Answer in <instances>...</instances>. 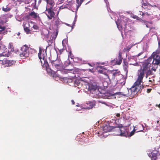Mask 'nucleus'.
<instances>
[{
  "label": "nucleus",
  "instance_id": "obj_7",
  "mask_svg": "<svg viewBox=\"0 0 160 160\" xmlns=\"http://www.w3.org/2000/svg\"><path fill=\"white\" fill-rule=\"evenodd\" d=\"M6 52H2V53H0V61H2V64L5 65V67H8V60L5 58L2 59L1 58L2 57H8L9 54V51L7 49H6Z\"/></svg>",
  "mask_w": 160,
  "mask_h": 160
},
{
  "label": "nucleus",
  "instance_id": "obj_24",
  "mask_svg": "<svg viewBox=\"0 0 160 160\" xmlns=\"http://www.w3.org/2000/svg\"><path fill=\"white\" fill-rule=\"evenodd\" d=\"M71 7V3H70L68 2V3L66 4V5L64 6V7L62 8H70Z\"/></svg>",
  "mask_w": 160,
  "mask_h": 160
},
{
  "label": "nucleus",
  "instance_id": "obj_36",
  "mask_svg": "<svg viewBox=\"0 0 160 160\" xmlns=\"http://www.w3.org/2000/svg\"><path fill=\"white\" fill-rule=\"evenodd\" d=\"M64 49H61L60 50H59V52L60 54H61L62 52L64 50Z\"/></svg>",
  "mask_w": 160,
  "mask_h": 160
},
{
  "label": "nucleus",
  "instance_id": "obj_12",
  "mask_svg": "<svg viewBox=\"0 0 160 160\" xmlns=\"http://www.w3.org/2000/svg\"><path fill=\"white\" fill-rule=\"evenodd\" d=\"M114 126H111L109 124L105 125L103 126V130L105 132L112 131Z\"/></svg>",
  "mask_w": 160,
  "mask_h": 160
},
{
  "label": "nucleus",
  "instance_id": "obj_58",
  "mask_svg": "<svg viewBox=\"0 0 160 160\" xmlns=\"http://www.w3.org/2000/svg\"><path fill=\"white\" fill-rule=\"evenodd\" d=\"M146 78H147V77H148V75H147V74L146 75Z\"/></svg>",
  "mask_w": 160,
  "mask_h": 160
},
{
  "label": "nucleus",
  "instance_id": "obj_62",
  "mask_svg": "<svg viewBox=\"0 0 160 160\" xmlns=\"http://www.w3.org/2000/svg\"><path fill=\"white\" fill-rule=\"evenodd\" d=\"M76 82H77V81H75V82L76 83Z\"/></svg>",
  "mask_w": 160,
  "mask_h": 160
},
{
  "label": "nucleus",
  "instance_id": "obj_15",
  "mask_svg": "<svg viewBox=\"0 0 160 160\" xmlns=\"http://www.w3.org/2000/svg\"><path fill=\"white\" fill-rule=\"evenodd\" d=\"M29 15L32 18L36 19L37 18H38L39 19H40V18L38 14L37 13H36L34 12H31L29 13Z\"/></svg>",
  "mask_w": 160,
  "mask_h": 160
},
{
  "label": "nucleus",
  "instance_id": "obj_3",
  "mask_svg": "<svg viewBox=\"0 0 160 160\" xmlns=\"http://www.w3.org/2000/svg\"><path fill=\"white\" fill-rule=\"evenodd\" d=\"M112 131L115 132L116 135L122 136H126L128 135L127 132L122 124H119L114 126Z\"/></svg>",
  "mask_w": 160,
  "mask_h": 160
},
{
  "label": "nucleus",
  "instance_id": "obj_59",
  "mask_svg": "<svg viewBox=\"0 0 160 160\" xmlns=\"http://www.w3.org/2000/svg\"><path fill=\"white\" fill-rule=\"evenodd\" d=\"M69 53L71 54V52H69Z\"/></svg>",
  "mask_w": 160,
  "mask_h": 160
},
{
  "label": "nucleus",
  "instance_id": "obj_46",
  "mask_svg": "<svg viewBox=\"0 0 160 160\" xmlns=\"http://www.w3.org/2000/svg\"><path fill=\"white\" fill-rule=\"evenodd\" d=\"M88 64L91 67H93L94 64H91L90 63H88Z\"/></svg>",
  "mask_w": 160,
  "mask_h": 160
},
{
  "label": "nucleus",
  "instance_id": "obj_33",
  "mask_svg": "<svg viewBox=\"0 0 160 160\" xmlns=\"http://www.w3.org/2000/svg\"><path fill=\"white\" fill-rule=\"evenodd\" d=\"M5 29V28L4 27H2L0 25V32L2 31Z\"/></svg>",
  "mask_w": 160,
  "mask_h": 160
},
{
  "label": "nucleus",
  "instance_id": "obj_13",
  "mask_svg": "<svg viewBox=\"0 0 160 160\" xmlns=\"http://www.w3.org/2000/svg\"><path fill=\"white\" fill-rule=\"evenodd\" d=\"M46 1L47 3V6L46 8H53L55 4L54 0H46Z\"/></svg>",
  "mask_w": 160,
  "mask_h": 160
},
{
  "label": "nucleus",
  "instance_id": "obj_34",
  "mask_svg": "<svg viewBox=\"0 0 160 160\" xmlns=\"http://www.w3.org/2000/svg\"><path fill=\"white\" fill-rule=\"evenodd\" d=\"M70 71H72L73 72H74V70L72 69H68L66 70V72L67 73H68L70 72Z\"/></svg>",
  "mask_w": 160,
  "mask_h": 160
},
{
  "label": "nucleus",
  "instance_id": "obj_30",
  "mask_svg": "<svg viewBox=\"0 0 160 160\" xmlns=\"http://www.w3.org/2000/svg\"><path fill=\"white\" fill-rule=\"evenodd\" d=\"M151 6V4L149 3H143L142 4V7L143 8L144 7H145V6Z\"/></svg>",
  "mask_w": 160,
  "mask_h": 160
},
{
  "label": "nucleus",
  "instance_id": "obj_61",
  "mask_svg": "<svg viewBox=\"0 0 160 160\" xmlns=\"http://www.w3.org/2000/svg\"><path fill=\"white\" fill-rule=\"evenodd\" d=\"M58 13H59V11L58 12Z\"/></svg>",
  "mask_w": 160,
  "mask_h": 160
},
{
  "label": "nucleus",
  "instance_id": "obj_38",
  "mask_svg": "<svg viewBox=\"0 0 160 160\" xmlns=\"http://www.w3.org/2000/svg\"><path fill=\"white\" fill-rule=\"evenodd\" d=\"M152 89H150V88L148 89H147V92L148 93H149V92H151Z\"/></svg>",
  "mask_w": 160,
  "mask_h": 160
},
{
  "label": "nucleus",
  "instance_id": "obj_8",
  "mask_svg": "<svg viewBox=\"0 0 160 160\" xmlns=\"http://www.w3.org/2000/svg\"><path fill=\"white\" fill-rule=\"evenodd\" d=\"M127 20V18H125L124 20H121L120 22L118 21L116 22L117 27L120 31H122L123 28L124 31L127 28L126 21Z\"/></svg>",
  "mask_w": 160,
  "mask_h": 160
},
{
  "label": "nucleus",
  "instance_id": "obj_47",
  "mask_svg": "<svg viewBox=\"0 0 160 160\" xmlns=\"http://www.w3.org/2000/svg\"><path fill=\"white\" fill-rule=\"evenodd\" d=\"M87 61H83V62L82 63L83 64H86L87 63Z\"/></svg>",
  "mask_w": 160,
  "mask_h": 160
},
{
  "label": "nucleus",
  "instance_id": "obj_16",
  "mask_svg": "<svg viewBox=\"0 0 160 160\" xmlns=\"http://www.w3.org/2000/svg\"><path fill=\"white\" fill-rule=\"evenodd\" d=\"M33 0H25L24 1V3L26 4H29ZM34 2L32 3V6L34 8H36L37 0H33Z\"/></svg>",
  "mask_w": 160,
  "mask_h": 160
},
{
  "label": "nucleus",
  "instance_id": "obj_41",
  "mask_svg": "<svg viewBox=\"0 0 160 160\" xmlns=\"http://www.w3.org/2000/svg\"><path fill=\"white\" fill-rule=\"evenodd\" d=\"M130 64L131 65L132 64ZM132 64L135 66H138V64L137 62H136L134 64Z\"/></svg>",
  "mask_w": 160,
  "mask_h": 160
},
{
  "label": "nucleus",
  "instance_id": "obj_51",
  "mask_svg": "<svg viewBox=\"0 0 160 160\" xmlns=\"http://www.w3.org/2000/svg\"><path fill=\"white\" fill-rule=\"evenodd\" d=\"M142 53H139L137 55V57H138L139 56H140Z\"/></svg>",
  "mask_w": 160,
  "mask_h": 160
},
{
  "label": "nucleus",
  "instance_id": "obj_21",
  "mask_svg": "<svg viewBox=\"0 0 160 160\" xmlns=\"http://www.w3.org/2000/svg\"><path fill=\"white\" fill-rule=\"evenodd\" d=\"M55 24L57 26H58L61 23L60 20L58 18L55 19Z\"/></svg>",
  "mask_w": 160,
  "mask_h": 160
},
{
  "label": "nucleus",
  "instance_id": "obj_27",
  "mask_svg": "<svg viewBox=\"0 0 160 160\" xmlns=\"http://www.w3.org/2000/svg\"><path fill=\"white\" fill-rule=\"evenodd\" d=\"M2 10L5 12H8L10 10V8L6 7V8L3 7Z\"/></svg>",
  "mask_w": 160,
  "mask_h": 160
},
{
  "label": "nucleus",
  "instance_id": "obj_22",
  "mask_svg": "<svg viewBox=\"0 0 160 160\" xmlns=\"http://www.w3.org/2000/svg\"><path fill=\"white\" fill-rule=\"evenodd\" d=\"M8 67L10 66L13 65L15 61L13 60H8Z\"/></svg>",
  "mask_w": 160,
  "mask_h": 160
},
{
  "label": "nucleus",
  "instance_id": "obj_1",
  "mask_svg": "<svg viewBox=\"0 0 160 160\" xmlns=\"http://www.w3.org/2000/svg\"><path fill=\"white\" fill-rule=\"evenodd\" d=\"M103 74L107 76L110 81V78L112 80H114L116 78V79L118 81L120 78H122V80L123 81V82H120V84L122 85H123L125 83L126 77H124L123 75L121 74L120 71L118 70H113L109 74L107 75L105 72Z\"/></svg>",
  "mask_w": 160,
  "mask_h": 160
},
{
  "label": "nucleus",
  "instance_id": "obj_20",
  "mask_svg": "<svg viewBox=\"0 0 160 160\" xmlns=\"http://www.w3.org/2000/svg\"><path fill=\"white\" fill-rule=\"evenodd\" d=\"M119 60L117 61H115V60L114 59L113 60H112V62H115V64L120 65L122 63V60H121V59H118Z\"/></svg>",
  "mask_w": 160,
  "mask_h": 160
},
{
  "label": "nucleus",
  "instance_id": "obj_25",
  "mask_svg": "<svg viewBox=\"0 0 160 160\" xmlns=\"http://www.w3.org/2000/svg\"><path fill=\"white\" fill-rule=\"evenodd\" d=\"M24 30L25 32L27 33V34H28L30 33V30L29 28L28 27H25V26L24 27Z\"/></svg>",
  "mask_w": 160,
  "mask_h": 160
},
{
  "label": "nucleus",
  "instance_id": "obj_9",
  "mask_svg": "<svg viewBox=\"0 0 160 160\" xmlns=\"http://www.w3.org/2000/svg\"><path fill=\"white\" fill-rule=\"evenodd\" d=\"M148 70V68L147 65L143 66L138 71V77L143 79L145 76L144 73L146 72V71Z\"/></svg>",
  "mask_w": 160,
  "mask_h": 160
},
{
  "label": "nucleus",
  "instance_id": "obj_11",
  "mask_svg": "<svg viewBox=\"0 0 160 160\" xmlns=\"http://www.w3.org/2000/svg\"><path fill=\"white\" fill-rule=\"evenodd\" d=\"M88 90L90 93L92 94H98L97 92L98 91V89L97 88V86L96 85L90 84L89 85Z\"/></svg>",
  "mask_w": 160,
  "mask_h": 160
},
{
  "label": "nucleus",
  "instance_id": "obj_53",
  "mask_svg": "<svg viewBox=\"0 0 160 160\" xmlns=\"http://www.w3.org/2000/svg\"><path fill=\"white\" fill-rule=\"evenodd\" d=\"M145 13V14H147V15H148V16H149L150 15V14H148L147 12H145L144 13Z\"/></svg>",
  "mask_w": 160,
  "mask_h": 160
},
{
  "label": "nucleus",
  "instance_id": "obj_35",
  "mask_svg": "<svg viewBox=\"0 0 160 160\" xmlns=\"http://www.w3.org/2000/svg\"><path fill=\"white\" fill-rule=\"evenodd\" d=\"M144 9H147L149 10H150L151 9V7H150V6H145V7H144L143 8Z\"/></svg>",
  "mask_w": 160,
  "mask_h": 160
},
{
  "label": "nucleus",
  "instance_id": "obj_54",
  "mask_svg": "<svg viewBox=\"0 0 160 160\" xmlns=\"http://www.w3.org/2000/svg\"><path fill=\"white\" fill-rule=\"evenodd\" d=\"M156 106H158V107L160 109V103L158 105H156Z\"/></svg>",
  "mask_w": 160,
  "mask_h": 160
},
{
  "label": "nucleus",
  "instance_id": "obj_19",
  "mask_svg": "<svg viewBox=\"0 0 160 160\" xmlns=\"http://www.w3.org/2000/svg\"><path fill=\"white\" fill-rule=\"evenodd\" d=\"M84 0H76V2L78 4L77 6V9L80 7L82 3L83 2Z\"/></svg>",
  "mask_w": 160,
  "mask_h": 160
},
{
  "label": "nucleus",
  "instance_id": "obj_52",
  "mask_svg": "<svg viewBox=\"0 0 160 160\" xmlns=\"http://www.w3.org/2000/svg\"><path fill=\"white\" fill-rule=\"evenodd\" d=\"M145 13L142 12V17H143L144 16V15H145Z\"/></svg>",
  "mask_w": 160,
  "mask_h": 160
},
{
  "label": "nucleus",
  "instance_id": "obj_37",
  "mask_svg": "<svg viewBox=\"0 0 160 160\" xmlns=\"http://www.w3.org/2000/svg\"><path fill=\"white\" fill-rule=\"evenodd\" d=\"M134 18H136V19L138 20H140V18L139 17H138V16H134Z\"/></svg>",
  "mask_w": 160,
  "mask_h": 160
},
{
  "label": "nucleus",
  "instance_id": "obj_60",
  "mask_svg": "<svg viewBox=\"0 0 160 160\" xmlns=\"http://www.w3.org/2000/svg\"><path fill=\"white\" fill-rule=\"evenodd\" d=\"M159 122V121H157V123H158V122Z\"/></svg>",
  "mask_w": 160,
  "mask_h": 160
},
{
  "label": "nucleus",
  "instance_id": "obj_57",
  "mask_svg": "<svg viewBox=\"0 0 160 160\" xmlns=\"http://www.w3.org/2000/svg\"><path fill=\"white\" fill-rule=\"evenodd\" d=\"M125 96H129V94H126L125 95Z\"/></svg>",
  "mask_w": 160,
  "mask_h": 160
},
{
  "label": "nucleus",
  "instance_id": "obj_4",
  "mask_svg": "<svg viewBox=\"0 0 160 160\" xmlns=\"http://www.w3.org/2000/svg\"><path fill=\"white\" fill-rule=\"evenodd\" d=\"M38 56L40 60L41 63L45 65L47 70L48 68L49 69V66L46 60V52L45 54L44 50L42 49L41 47L39 48Z\"/></svg>",
  "mask_w": 160,
  "mask_h": 160
},
{
  "label": "nucleus",
  "instance_id": "obj_39",
  "mask_svg": "<svg viewBox=\"0 0 160 160\" xmlns=\"http://www.w3.org/2000/svg\"><path fill=\"white\" fill-rule=\"evenodd\" d=\"M123 62L124 63V64L123 65L128 66V62L124 61H123Z\"/></svg>",
  "mask_w": 160,
  "mask_h": 160
},
{
  "label": "nucleus",
  "instance_id": "obj_26",
  "mask_svg": "<svg viewBox=\"0 0 160 160\" xmlns=\"http://www.w3.org/2000/svg\"><path fill=\"white\" fill-rule=\"evenodd\" d=\"M131 46H128L127 48H124L123 51L124 52H126L127 51H129L130 49H131Z\"/></svg>",
  "mask_w": 160,
  "mask_h": 160
},
{
  "label": "nucleus",
  "instance_id": "obj_23",
  "mask_svg": "<svg viewBox=\"0 0 160 160\" xmlns=\"http://www.w3.org/2000/svg\"><path fill=\"white\" fill-rule=\"evenodd\" d=\"M153 57H149V58L147 61V62L148 64H151V63L152 64V61L153 60Z\"/></svg>",
  "mask_w": 160,
  "mask_h": 160
},
{
  "label": "nucleus",
  "instance_id": "obj_48",
  "mask_svg": "<svg viewBox=\"0 0 160 160\" xmlns=\"http://www.w3.org/2000/svg\"><path fill=\"white\" fill-rule=\"evenodd\" d=\"M120 78V80H118L119 83H120V82H123V81L122 80V78Z\"/></svg>",
  "mask_w": 160,
  "mask_h": 160
},
{
  "label": "nucleus",
  "instance_id": "obj_17",
  "mask_svg": "<svg viewBox=\"0 0 160 160\" xmlns=\"http://www.w3.org/2000/svg\"><path fill=\"white\" fill-rule=\"evenodd\" d=\"M58 33V31L56 30L53 32L51 35L52 39H51L52 40H55L56 38Z\"/></svg>",
  "mask_w": 160,
  "mask_h": 160
},
{
  "label": "nucleus",
  "instance_id": "obj_43",
  "mask_svg": "<svg viewBox=\"0 0 160 160\" xmlns=\"http://www.w3.org/2000/svg\"><path fill=\"white\" fill-rule=\"evenodd\" d=\"M116 116L117 117L120 118V115L119 113H117L116 115Z\"/></svg>",
  "mask_w": 160,
  "mask_h": 160
},
{
  "label": "nucleus",
  "instance_id": "obj_18",
  "mask_svg": "<svg viewBox=\"0 0 160 160\" xmlns=\"http://www.w3.org/2000/svg\"><path fill=\"white\" fill-rule=\"evenodd\" d=\"M94 106V104L93 102H89L88 103H87L86 105H85V108L86 109H89L92 108Z\"/></svg>",
  "mask_w": 160,
  "mask_h": 160
},
{
  "label": "nucleus",
  "instance_id": "obj_56",
  "mask_svg": "<svg viewBox=\"0 0 160 160\" xmlns=\"http://www.w3.org/2000/svg\"><path fill=\"white\" fill-rule=\"evenodd\" d=\"M64 0H61V2H62V3L63 2V1H64Z\"/></svg>",
  "mask_w": 160,
  "mask_h": 160
},
{
  "label": "nucleus",
  "instance_id": "obj_10",
  "mask_svg": "<svg viewBox=\"0 0 160 160\" xmlns=\"http://www.w3.org/2000/svg\"><path fill=\"white\" fill-rule=\"evenodd\" d=\"M53 8L51 7L46 8V11L47 12V13H46V14L48 19L50 20L54 18L55 15Z\"/></svg>",
  "mask_w": 160,
  "mask_h": 160
},
{
  "label": "nucleus",
  "instance_id": "obj_45",
  "mask_svg": "<svg viewBox=\"0 0 160 160\" xmlns=\"http://www.w3.org/2000/svg\"><path fill=\"white\" fill-rule=\"evenodd\" d=\"M157 152L160 154V147H159L158 149Z\"/></svg>",
  "mask_w": 160,
  "mask_h": 160
},
{
  "label": "nucleus",
  "instance_id": "obj_5",
  "mask_svg": "<svg viewBox=\"0 0 160 160\" xmlns=\"http://www.w3.org/2000/svg\"><path fill=\"white\" fill-rule=\"evenodd\" d=\"M29 47L25 45L23 46L21 48V52L19 56L22 59H25L29 56Z\"/></svg>",
  "mask_w": 160,
  "mask_h": 160
},
{
  "label": "nucleus",
  "instance_id": "obj_28",
  "mask_svg": "<svg viewBox=\"0 0 160 160\" xmlns=\"http://www.w3.org/2000/svg\"><path fill=\"white\" fill-rule=\"evenodd\" d=\"M122 53L121 52H120L119 53L118 56V59H121V60L123 58L122 57Z\"/></svg>",
  "mask_w": 160,
  "mask_h": 160
},
{
  "label": "nucleus",
  "instance_id": "obj_49",
  "mask_svg": "<svg viewBox=\"0 0 160 160\" xmlns=\"http://www.w3.org/2000/svg\"><path fill=\"white\" fill-rule=\"evenodd\" d=\"M71 102H72V103L73 104H75V102H74V101L73 100H71Z\"/></svg>",
  "mask_w": 160,
  "mask_h": 160
},
{
  "label": "nucleus",
  "instance_id": "obj_29",
  "mask_svg": "<svg viewBox=\"0 0 160 160\" xmlns=\"http://www.w3.org/2000/svg\"><path fill=\"white\" fill-rule=\"evenodd\" d=\"M123 68L124 70L126 72H127L128 71V66L123 65Z\"/></svg>",
  "mask_w": 160,
  "mask_h": 160
},
{
  "label": "nucleus",
  "instance_id": "obj_44",
  "mask_svg": "<svg viewBox=\"0 0 160 160\" xmlns=\"http://www.w3.org/2000/svg\"><path fill=\"white\" fill-rule=\"evenodd\" d=\"M103 71L102 70H99L98 71V72L100 73H103Z\"/></svg>",
  "mask_w": 160,
  "mask_h": 160
},
{
  "label": "nucleus",
  "instance_id": "obj_6",
  "mask_svg": "<svg viewBox=\"0 0 160 160\" xmlns=\"http://www.w3.org/2000/svg\"><path fill=\"white\" fill-rule=\"evenodd\" d=\"M50 63L52 67L56 69L57 71L61 70L62 68V64L60 60L57 58L55 60H51Z\"/></svg>",
  "mask_w": 160,
  "mask_h": 160
},
{
  "label": "nucleus",
  "instance_id": "obj_55",
  "mask_svg": "<svg viewBox=\"0 0 160 160\" xmlns=\"http://www.w3.org/2000/svg\"><path fill=\"white\" fill-rule=\"evenodd\" d=\"M20 33L19 32H18L17 34V35L18 36H19L20 35Z\"/></svg>",
  "mask_w": 160,
  "mask_h": 160
},
{
  "label": "nucleus",
  "instance_id": "obj_40",
  "mask_svg": "<svg viewBox=\"0 0 160 160\" xmlns=\"http://www.w3.org/2000/svg\"><path fill=\"white\" fill-rule=\"evenodd\" d=\"M101 102V103H102V104H105L106 105L108 106L107 104L105 102H104V101H101V102Z\"/></svg>",
  "mask_w": 160,
  "mask_h": 160
},
{
  "label": "nucleus",
  "instance_id": "obj_31",
  "mask_svg": "<svg viewBox=\"0 0 160 160\" xmlns=\"http://www.w3.org/2000/svg\"><path fill=\"white\" fill-rule=\"evenodd\" d=\"M32 28L35 30H38L39 29V27L37 25H34Z\"/></svg>",
  "mask_w": 160,
  "mask_h": 160
},
{
  "label": "nucleus",
  "instance_id": "obj_14",
  "mask_svg": "<svg viewBox=\"0 0 160 160\" xmlns=\"http://www.w3.org/2000/svg\"><path fill=\"white\" fill-rule=\"evenodd\" d=\"M148 156L151 158L152 160H158L157 159V154L154 153L153 152H152L149 153L148 154Z\"/></svg>",
  "mask_w": 160,
  "mask_h": 160
},
{
  "label": "nucleus",
  "instance_id": "obj_50",
  "mask_svg": "<svg viewBox=\"0 0 160 160\" xmlns=\"http://www.w3.org/2000/svg\"><path fill=\"white\" fill-rule=\"evenodd\" d=\"M157 7V6L156 5H154L153 6H152V5H151V6H150V7Z\"/></svg>",
  "mask_w": 160,
  "mask_h": 160
},
{
  "label": "nucleus",
  "instance_id": "obj_63",
  "mask_svg": "<svg viewBox=\"0 0 160 160\" xmlns=\"http://www.w3.org/2000/svg\"><path fill=\"white\" fill-rule=\"evenodd\" d=\"M77 84V85L78 86V85H78V84Z\"/></svg>",
  "mask_w": 160,
  "mask_h": 160
},
{
  "label": "nucleus",
  "instance_id": "obj_42",
  "mask_svg": "<svg viewBox=\"0 0 160 160\" xmlns=\"http://www.w3.org/2000/svg\"><path fill=\"white\" fill-rule=\"evenodd\" d=\"M135 57L134 56H131L130 57V59H134Z\"/></svg>",
  "mask_w": 160,
  "mask_h": 160
},
{
  "label": "nucleus",
  "instance_id": "obj_32",
  "mask_svg": "<svg viewBox=\"0 0 160 160\" xmlns=\"http://www.w3.org/2000/svg\"><path fill=\"white\" fill-rule=\"evenodd\" d=\"M135 130L134 129L130 133V134L129 135V136H131L132 135H133L135 133Z\"/></svg>",
  "mask_w": 160,
  "mask_h": 160
},
{
  "label": "nucleus",
  "instance_id": "obj_2",
  "mask_svg": "<svg viewBox=\"0 0 160 160\" xmlns=\"http://www.w3.org/2000/svg\"><path fill=\"white\" fill-rule=\"evenodd\" d=\"M142 78L138 77L133 85L131 88V90L133 92L141 93L142 89L145 87L143 84L141 85V83L142 82Z\"/></svg>",
  "mask_w": 160,
  "mask_h": 160
}]
</instances>
